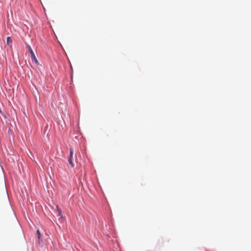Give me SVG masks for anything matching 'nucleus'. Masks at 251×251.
Wrapping results in <instances>:
<instances>
[{
    "instance_id": "f257e3e1",
    "label": "nucleus",
    "mask_w": 251,
    "mask_h": 251,
    "mask_svg": "<svg viewBox=\"0 0 251 251\" xmlns=\"http://www.w3.org/2000/svg\"><path fill=\"white\" fill-rule=\"evenodd\" d=\"M27 47L28 50L31 54V60H32V61H34L36 64H38L39 62H38L31 47L29 45H27Z\"/></svg>"
},
{
    "instance_id": "f03ea898",
    "label": "nucleus",
    "mask_w": 251,
    "mask_h": 251,
    "mask_svg": "<svg viewBox=\"0 0 251 251\" xmlns=\"http://www.w3.org/2000/svg\"><path fill=\"white\" fill-rule=\"evenodd\" d=\"M73 156V150L72 148L70 149V155L68 157V162L72 168L74 167V164L73 162L72 159Z\"/></svg>"
},
{
    "instance_id": "7ed1b4c3",
    "label": "nucleus",
    "mask_w": 251,
    "mask_h": 251,
    "mask_svg": "<svg viewBox=\"0 0 251 251\" xmlns=\"http://www.w3.org/2000/svg\"><path fill=\"white\" fill-rule=\"evenodd\" d=\"M6 40L7 45L9 46L10 48H12V40L11 37H7Z\"/></svg>"
},
{
    "instance_id": "20e7f679",
    "label": "nucleus",
    "mask_w": 251,
    "mask_h": 251,
    "mask_svg": "<svg viewBox=\"0 0 251 251\" xmlns=\"http://www.w3.org/2000/svg\"><path fill=\"white\" fill-rule=\"evenodd\" d=\"M37 235H38V239L39 243L42 242V239L41 238V233H40V232L39 230H37Z\"/></svg>"
},
{
    "instance_id": "39448f33",
    "label": "nucleus",
    "mask_w": 251,
    "mask_h": 251,
    "mask_svg": "<svg viewBox=\"0 0 251 251\" xmlns=\"http://www.w3.org/2000/svg\"><path fill=\"white\" fill-rule=\"evenodd\" d=\"M57 209L59 215H61V210L58 208V206H57Z\"/></svg>"
}]
</instances>
